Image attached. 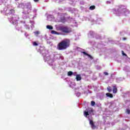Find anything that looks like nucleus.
<instances>
[{"label": "nucleus", "mask_w": 130, "mask_h": 130, "mask_svg": "<svg viewBox=\"0 0 130 130\" xmlns=\"http://www.w3.org/2000/svg\"><path fill=\"white\" fill-rule=\"evenodd\" d=\"M2 14L8 16V20L13 25H16L19 17L17 15H15V10L10 6L5 7L1 10Z\"/></svg>", "instance_id": "1"}, {"label": "nucleus", "mask_w": 130, "mask_h": 130, "mask_svg": "<svg viewBox=\"0 0 130 130\" xmlns=\"http://www.w3.org/2000/svg\"><path fill=\"white\" fill-rule=\"evenodd\" d=\"M41 53L43 54V56L44 57V59L45 61H47V62L52 67V69L55 70L53 67H55V64H54L53 58H52V55H49V53L48 51L45 50V49L44 47H41L40 48L39 51Z\"/></svg>", "instance_id": "2"}, {"label": "nucleus", "mask_w": 130, "mask_h": 130, "mask_svg": "<svg viewBox=\"0 0 130 130\" xmlns=\"http://www.w3.org/2000/svg\"><path fill=\"white\" fill-rule=\"evenodd\" d=\"M113 13L116 15L117 16H126L129 14V11L128 10L126 9V8L125 6H121L118 10L113 9Z\"/></svg>", "instance_id": "3"}, {"label": "nucleus", "mask_w": 130, "mask_h": 130, "mask_svg": "<svg viewBox=\"0 0 130 130\" xmlns=\"http://www.w3.org/2000/svg\"><path fill=\"white\" fill-rule=\"evenodd\" d=\"M92 108H88L86 110V111H84V115L85 117H87L89 120V124H90L91 128L92 129H95L96 128V126L94 125V122H93V119H92V117L90 116V113L92 112Z\"/></svg>", "instance_id": "4"}, {"label": "nucleus", "mask_w": 130, "mask_h": 130, "mask_svg": "<svg viewBox=\"0 0 130 130\" xmlns=\"http://www.w3.org/2000/svg\"><path fill=\"white\" fill-rule=\"evenodd\" d=\"M31 10H32V7L31 6V4L26 3L23 8V12H22V18L23 19H27L29 18V14L30 12H31Z\"/></svg>", "instance_id": "5"}, {"label": "nucleus", "mask_w": 130, "mask_h": 130, "mask_svg": "<svg viewBox=\"0 0 130 130\" xmlns=\"http://www.w3.org/2000/svg\"><path fill=\"white\" fill-rule=\"evenodd\" d=\"M70 46V40L65 39L62 41L57 46L59 50H63Z\"/></svg>", "instance_id": "6"}, {"label": "nucleus", "mask_w": 130, "mask_h": 130, "mask_svg": "<svg viewBox=\"0 0 130 130\" xmlns=\"http://www.w3.org/2000/svg\"><path fill=\"white\" fill-rule=\"evenodd\" d=\"M57 31H61L63 33L69 34L72 31L71 27L66 25H60L56 27Z\"/></svg>", "instance_id": "7"}, {"label": "nucleus", "mask_w": 130, "mask_h": 130, "mask_svg": "<svg viewBox=\"0 0 130 130\" xmlns=\"http://www.w3.org/2000/svg\"><path fill=\"white\" fill-rule=\"evenodd\" d=\"M52 57L54 62L55 61V60H57V59L59 60H63V56H62L60 54H52Z\"/></svg>", "instance_id": "8"}, {"label": "nucleus", "mask_w": 130, "mask_h": 130, "mask_svg": "<svg viewBox=\"0 0 130 130\" xmlns=\"http://www.w3.org/2000/svg\"><path fill=\"white\" fill-rule=\"evenodd\" d=\"M57 20V22H61V23H64L66 22V18L63 16L60 17V16L59 15Z\"/></svg>", "instance_id": "9"}, {"label": "nucleus", "mask_w": 130, "mask_h": 130, "mask_svg": "<svg viewBox=\"0 0 130 130\" xmlns=\"http://www.w3.org/2000/svg\"><path fill=\"white\" fill-rule=\"evenodd\" d=\"M26 5V4H19V5L17 6V8H18L19 9H24V8H25V6Z\"/></svg>", "instance_id": "10"}, {"label": "nucleus", "mask_w": 130, "mask_h": 130, "mask_svg": "<svg viewBox=\"0 0 130 130\" xmlns=\"http://www.w3.org/2000/svg\"><path fill=\"white\" fill-rule=\"evenodd\" d=\"M51 32L52 34H54L55 35H61V32H57L55 30H51Z\"/></svg>", "instance_id": "11"}, {"label": "nucleus", "mask_w": 130, "mask_h": 130, "mask_svg": "<svg viewBox=\"0 0 130 130\" xmlns=\"http://www.w3.org/2000/svg\"><path fill=\"white\" fill-rule=\"evenodd\" d=\"M96 22L97 24H102L103 21H102V19L101 18H99L97 19Z\"/></svg>", "instance_id": "12"}, {"label": "nucleus", "mask_w": 130, "mask_h": 130, "mask_svg": "<svg viewBox=\"0 0 130 130\" xmlns=\"http://www.w3.org/2000/svg\"><path fill=\"white\" fill-rule=\"evenodd\" d=\"M82 53L83 54H84V55H86L87 56H88L89 58H90V59H93V57L91 56V55H89L88 54H87L85 52H82Z\"/></svg>", "instance_id": "13"}, {"label": "nucleus", "mask_w": 130, "mask_h": 130, "mask_svg": "<svg viewBox=\"0 0 130 130\" xmlns=\"http://www.w3.org/2000/svg\"><path fill=\"white\" fill-rule=\"evenodd\" d=\"M76 79L77 81H81V80H82V77H81V75L79 74L76 75Z\"/></svg>", "instance_id": "14"}, {"label": "nucleus", "mask_w": 130, "mask_h": 130, "mask_svg": "<svg viewBox=\"0 0 130 130\" xmlns=\"http://www.w3.org/2000/svg\"><path fill=\"white\" fill-rule=\"evenodd\" d=\"M116 92H117V88H116V85H114L113 86V92L115 94Z\"/></svg>", "instance_id": "15"}, {"label": "nucleus", "mask_w": 130, "mask_h": 130, "mask_svg": "<svg viewBox=\"0 0 130 130\" xmlns=\"http://www.w3.org/2000/svg\"><path fill=\"white\" fill-rule=\"evenodd\" d=\"M89 35L92 37H95V35H96V34L94 32V31H90L89 33Z\"/></svg>", "instance_id": "16"}, {"label": "nucleus", "mask_w": 130, "mask_h": 130, "mask_svg": "<svg viewBox=\"0 0 130 130\" xmlns=\"http://www.w3.org/2000/svg\"><path fill=\"white\" fill-rule=\"evenodd\" d=\"M8 0H0V5H5Z\"/></svg>", "instance_id": "17"}, {"label": "nucleus", "mask_w": 130, "mask_h": 130, "mask_svg": "<svg viewBox=\"0 0 130 130\" xmlns=\"http://www.w3.org/2000/svg\"><path fill=\"white\" fill-rule=\"evenodd\" d=\"M106 95L107 97H109V98H112L113 97V95H112V94L110 93H107Z\"/></svg>", "instance_id": "18"}, {"label": "nucleus", "mask_w": 130, "mask_h": 130, "mask_svg": "<svg viewBox=\"0 0 130 130\" xmlns=\"http://www.w3.org/2000/svg\"><path fill=\"white\" fill-rule=\"evenodd\" d=\"M46 28L49 30H52L53 29V27H52L51 25H47Z\"/></svg>", "instance_id": "19"}, {"label": "nucleus", "mask_w": 130, "mask_h": 130, "mask_svg": "<svg viewBox=\"0 0 130 130\" xmlns=\"http://www.w3.org/2000/svg\"><path fill=\"white\" fill-rule=\"evenodd\" d=\"M76 86V84L75 83H71L70 85V86L71 88H72V89Z\"/></svg>", "instance_id": "20"}, {"label": "nucleus", "mask_w": 130, "mask_h": 130, "mask_svg": "<svg viewBox=\"0 0 130 130\" xmlns=\"http://www.w3.org/2000/svg\"><path fill=\"white\" fill-rule=\"evenodd\" d=\"M35 35L37 37V36H38L39 34H40V32L38 31H34V32Z\"/></svg>", "instance_id": "21"}, {"label": "nucleus", "mask_w": 130, "mask_h": 130, "mask_svg": "<svg viewBox=\"0 0 130 130\" xmlns=\"http://www.w3.org/2000/svg\"><path fill=\"white\" fill-rule=\"evenodd\" d=\"M24 26L26 29V30H30V27H29V26L27 25L26 24H24Z\"/></svg>", "instance_id": "22"}, {"label": "nucleus", "mask_w": 130, "mask_h": 130, "mask_svg": "<svg viewBox=\"0 0 130 130\" xmlns=\"http://www.w3.org/2000/svg\"><path fill=\"white\" fill-rule=\"evenodd\" d=\"M32 45L34 46H38V43H37V42H32Z\"/></svg>", "instance_id": "23"}, {"label": "nucleus", "mask_w": 130, "mask_h": 130, "mask_svg": "<svg viewBox=\"0 0 130 130\" xmlns=\"http://www.w3.org/2000/svg\"><path fill=\"white\" fill-rule=\"evenodd\" d=\"M89 10H91V11L93 10H95V6H92L89 7Z\"/></svg>", "instance_id": "24"}, {"label": "nucleus", "mask_w": 130, "mask_h": 130, "mask_svg": "<svg viewBox=\"0 0 130 130\" xmlns=\"http://www.w3.org/2000/svg\"><path fill=\"white\" fill-rule=\"evenodd\" d=\"M50 18H53V16L52 15H49L48 17H47V19L49 20V21H50Z\"/></svg>", "instance_id": "25"}, {"label": "nucleus", "mask_w": 130, "mask_h": 130, "mask_svg": "<svg viewBox=\"0 0 130 130\" xmlns=\"http://www.w3.org/2000/svg\"><path fill=\"white\" fill-rule=\"evenodd\" d=\"M16 28L17 29V30H18V31H20V30H21V27H19V25H17L16 26Z\"/></svg>", "instance_id": "26"}, {"label": "nucleus", "mask_w": 130, "mask_h": 130, "mask_svg": "<svg viewBox=\"0 0 130 130\" xmlns=\"http://www.w3.org/2000/svg\"><path fill=\"white\" fill-rule=\"evenodd\" d=\"M73 75V72L69 71L68 72V76H72Z\"/></svg>", "instance_id": "27"}, {"label": "nucleus", "mask_w": 130, "mask_h": 130, "mask_svg": "<svg viewBox=\"0 0 130 130\" xmlns=\"http://www.w3.org/2000/svg\"><path fill=\"white\" fill-rule=\"evenodd\" d=\"M107 90L108 92H111V87H110V86L108 87Z\"/></svg>", "instance_id": "28"}, {"label": "nucleus", "mask_w": 130, "mask_h": 130, "mask_svg": "<svg viewBox=\"0 0 130 130\" xmlns=\"http://www.w3.org/2000/svg\"><path fill=\"white\" fill-rule=\"evenodd\" d=\"M94 105H95V102L92 101L91 102V106H94Z\"/></svg>", "instance_id": "29"}, {"label": "nucleus", "mask_w": 130, "mask_h": 130, "mask_svg": "<svg viewBox=\"0 0 130 130\" xmlns=\"http://www.w3.org/2000/svg\"><path fill=\"white\" fill-rule=\"evenodd\" d=\"M126 113H127V114H129V113H130L129 109H127L126 110Z\"/></svg>", "instance_id": "30"}, {"label": "nucleus", "mask_w": 130, "mask_h": 130, "mask_svg": "<svg viewBox=\"0 0 130 130\" xmlns=\"http://www.w3.org/2000/svg\"><path fill=\"white\" fill-rule=\"evenodd\" d=\"M76 96L77 97H80V96H81V93H80V92L76 93Z\"/></svg>", "instance_id": "31"}, {"label": "nucleus", "mask_w": 130, "mask_h": 130, "mask_svg": "<svg viewBox=\"0 0 130 130\" xmlns=\"http://www.w3.org/2000/svg\"><path fill=\"white\" fill-rule=\"evenodd\" d=\"M31 23V28H32V29H33V28H34V25H33V24H34V22L33 21H32Z\"/></svg>", "instance_id": "32"}, {"label": "nucleus", "mask_w": 130, "mask_h": 130, "mask_svg": "<svg viewBox=\"0 0 130 130\" xmlns=\"http://www.w3.org/2000/svg\"><path fill=\"white\" fill-rule=\"evenodd\" d=\"M73 76H76V77H77V76H78V75H77V72L73 73Z\"/></svg>", "instance_id": "33"}, {"label": "nucleus", "mask_w": 130, "mask_h": 130, "mask_svg": "<svg viewBox=\"0 0 130 130\" xmlns=\"http://www.w3.org/2000/svg\"><path fill=\"white\" fill-rule=\"evenodd\" d=\"M122 55H125V56H126V54H125V53H124V52H123V51H122Z\"/></svg>", "instance_id": "34"}, {"label": "nucleus", "mask_w": 130, "mask_h": 130, "mask_svg": "<svg viewBox=\"0 0 130 130\" xmlns=\"http://www.w3.org/2000/svg\"><path fill=\"white\" fill-rule=\"evenodd\" d=\"M25 36H26V37L27 38H28V36H29V35H28L27 33H25Z\"/></svg>", "instance_id": "35"}, {"label": "nucleus", "mask_w": 130, "mask_h": 130, "mask_svg": "<svg viewBox=\"0 0 130 130\" xmlns=\"http://www.w3.org/2000/svg\"><path fill=\"white\" fill-rule=\"evenodd\" d=\"M104 74L105 75V76H108V73L107 72H104Z\"/></svg>", "instance_id": "36"}, {"label": "nucleus", "mask_w": 130, "mask_h": 130, "mask_svg": "<svg viewBox=\"0 0 130 130\" xmlns=\"http://www.w3.org/2000/svg\"><path fill=\"white\" fill-rule=\"evenodd\" d=\"M21 24H25V21H21Z\"/></svg>", "instance_id": "37"}, {"label": "nucleus", "mask_w": 130, "mask_h": 130, "mask_svg": "<svg viewBox=\"0 0 130 130\" xmlns=\"http://www.w3.org/2000/svg\"><path fill=\"white\" fill-rule=\"evenodd\" d=\"M37 12V10L35 9V10H34V13H36Z\"/></svg>", "instance_id": "38"}, {"label": "nucleus", "mask_w": 130, "mask_h": 130, "mask_svg": "<svg viewBox=\"0 0 130 130\" xmlns=\"http://www.w3.org/2000/svg\"><path fill=\"white\" fill-rule=\"evenodd\" d=\"M34 2H35L36 3V2H38V1H39V0H34Z\"/></svg>", "instance_id": "39"}, {"label": "nucleus", "mask_w": 130, "mask_h": 130, "mask_svg": "<svg viewBox=\"0 0 130 130\" xmlns=\"http://www.w3.org/2000/svg\"><path fill=\"white\" fill-rule=\"evenodd\" d=\"M107 4H110V2L109 1L107 2Z\"/></svg>", "instance_id": "40"}, {"label": "nucleus", "mask_w": 130, "mask_h": 130, "mask_svg": "<svg viewBox=\"0 0 130 130\" xmlns=\"http://www.w3.org/2000/svg\"><path fill=\"white\" fill-rule=\"evenodd\" d=\"M91 22H94V23H96V21H94V20H91Z\"/></svg>", "instance_id": "41"}, {"label": "nucleus", "mask_w": 130, "mask_h": 130, "mask_svg": "<svg viewBox=\"0 0 130 130\" xmlns=\"http://www.w3.org/2000/svg\"><path fill=\"white\" fill-rule=\"evenodd\" d=\"M123 40H126V38H123Z\"/></svg>", "instance_id": "42"}, {"label": "nucleus", "mask_w": 130, "mask_h": 130, "mask_svg": "<svg viewBox=\"0 0 130 130\" xmlns=\"http://www.w3.org/2000/svg\"><path fill=\"white\" fill-rule=\"evenodd\" d=\"M75 27H77V26H78V25L75 24Z\"/></svg>", "instance_id": "43"}, {"label": "nucleus", "mask_w": 130, "mask_h": 130, "mask_svg": "<svg viewBox=\"0 0 130 130\" xmlns=\"http://www.w3.org/2000/svg\"><path fill=\"white\" fill-rule=\"evenodd\" d=\"M74 23H75V24H77V22L74 21Z\"/></svg>", "instance_id": "44"}, {"label": "nucleus", "mask_w": 130, "mask_h": 130, "mask_svg": "<svg viewBox=\"0 0 130 130\" xmlns=\"http://www.w3.org/2000/svg\"><path fill=\"white\" fill-rule=\"evenodd\" d=\"M49 44H51V43H48Z\"/></svg>", "instance_id": "45"}, {"label": "nucleus", "mask_w": 130, "mask_h": 130, "mask_svg": "<svg viewBox=\"0 0 130 130\" xmlns=\"http://www.w3.org/2000/svg\"><path fill=\"white\" fill-rule=\"evenodd\" d=\"M15 2H17L18 0H15Z\"/></svg>", "instance_id": "46"}, {"label": "nucleus", "mask_w": 130, "mask_h": 130, "mask_svg": "<svg viewBox=\"0 0 130 130\" xmlns=\"http://www.w3.org/2000/svg\"><path fill=\"white\" fill-rule=\"evenodd\" d=\"M61 1H64V0H61ZM61 1H60H60H59V2H61Z\"/></svg>", "instance_id": "47"}, {"label": "nucleus", "mask_w": 130, "mask_h": 130, "mask_svg": "<svg viewBox=\"0 0 130 130\" xmlns=\"http://www.w3.org/2000/svg\"><path fill=\"white\" fill-rule=\"evenodd\" d=\"M123 70H124V71H125V69L124 68V69H123Z\"/></svg>", "instance_id": "48"}]
</instances>
